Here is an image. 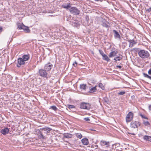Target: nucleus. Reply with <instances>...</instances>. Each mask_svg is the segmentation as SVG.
I'll return each mask as SVG.
<instances>
[{"mask_svg":"<svg viewBox=\"0 0 151 151\" xmlns=\"http://www.w3.org/2000/svg\"><path fill=\"white\" fill-rule=\"evenodd\" d=\"M132 50L138 52L139 56L142 59H145L148 58L150 56L149 52L145 50H141L139 48H134Z\"/></svg>","mask_w":151,"mask_h":151,"instance_id":"obj_1","label":"nucleus"},{"mask_svg":"<svg viewBox=\"0 0 151 151\" xmlns=\"http://www.w3.org/2000/svg\"><path fill=\"white\" fill-rule=\"evenodd\" d=\"M41 131H40V134L39 137L40 138L42 139H46L45 136L47 135L48 133H49L50 131L52 129L50 128L45 127L44 128L40 129Z\"/></svg>","mask_w":151,"mask_h":151,"instance_id":"obj_2","label":"nucleus"},{"mask_svg":"<svg viewBox=\"0 0 151 151\" xmlns=\"http://www.w3.org/2000/svg\"><path fill=\"white\" fill-rule=\"evenodd\" d=\"M70 13L73 15H78L80 13V11L77 8L71 7L69 9Z\"/></svg>","mask_w":151,"mask_h":151,"instance_id":"obj_3","label":"nucleus"},{"mask_svg":"<svg viewBox=\"0 0 151 151\" xmlns=\"http://www.w3.org/2000/svg\"><path fill=\"white\" fill-rule=\"evenodd\" d=\"M91 105L87 103L82 102L80 104V108L81 109L89 110L91 109Z\"/></svg>","mask_w":151,"mask_h":151,"instance_id":"obj_4","label":"nucleus"},{"mask_svg":"<svg viewBox=\"0 0 151 151\" xmlns=\"http://www.w3.org/2000/svg\"><path fill=\"white\" fill-rule=\"evenodd\" d=\"M47 71L45 69H40L38 71L39 74L40 76L47 79L48 73H47Z\"/></svg>","mask_w":151,"mask_h":151,"instance_id":"obj_5","label":"nucleus"},{"mask_svg":"<svg viewBox=\"0 0 151 151\" xmlns=\"http://www.w3.org/2000/svg\"><path fill=\"white\" fill-rule=\"evenodd\" d=\"M134 114L132 111H130L127 114L126 117V120L127 123L131 122L133 119Z\"/></svg>","mask_w":151,"mask_h":151,"instance_id":"obj_6","label":"nucleus"},{"mask_svg":"<svg viewBox=\"0 0 151 151\" xmlns=\"http://www.w3.org/2000/svg\"><path fill=\"white\" fill-rule=\"evenodd\" d=\"M141 123L138 121H132L130 123V127L133 128H138L140 125Z\"/></svg>","mask_w":151,"mask_h":151,"instance_id":"obj_7","label":"nucleus"},{"mask_svg":"<svg viewBox=\"0 0 151 151\" xmlns=\"http://www.w3.org/2000/svg\"><path fill=\"white\" fill-rule=\"evenodd\" d=\"M18 63L17 65V66L18 67H20L22 65H24L25 63V61L22 58H19L18 59Z\"/></svg>","mask_w":151,"mask_h":151,"instance_id":"obj_8","label":"nucleus"},{"mask_svg":"<svg viewBox=\"0 0 151 151\" xmlns=\"http://www.w3.org/2000/svg\"><path fill=\"white\" fill-rule=\"evenodd\" d=\"M127 39V41L129 42V47H132L134 45L137 43V41H135L134 40H129L128 38Z\"/></svg>","mask_w":151,"mask_h":151,"instance_id":"obj_9","label":"nucleus"},{"mask_svg":"<svg viewBox=\"0 0 151 151\" xmlns=\"http://www.w3.org/2000/svg\"><path fill=\"white\" fill-rule=\"evenodd\" d=\"M53 67L52 65L50 63L45 64L44 66V69L47 71H50Z\"/></svg>","mask_w":151,"mask_h":151,"instance_id":"obj_10","label":"nucleus"},{"mask_svg":"<svg viewBox=\"0 0 151 151\" xmlns=\"http://www.w3.org/2000/svg\"><path fill=\"white\" fill-rule=\"evenodd\" d=\"M114 33V38L115 39H118L119 40L121 39V36L119 32L116 30H113Z\"/></svg>","mask_w":151,"mask_h":151,"instance_id":"obj_11","label":"nucleus"},{"mask_svg":"<svg viewBox=\"0 0 151 151\" xmlns=\"http://www.w3.org/2000/svg\"><path fill=\"white\" fill-rule=\"evenodd\" d=\"M9 131V129L7 128H6L1 130V132L3 135L7 134Z\"/></svg>","mask_w":151,"mask_h":151,"instance_id":"obj_12","label":"nucleus"},{"mask_svg":"<svg viewBox=\"0 0 151 151\" xmlns=\"http://www.w3.org/2000/svg\"><path fill=\"white\" fill-rule=\"evenodd\" d=\"M30 58L29 55L28 54L27 55H24L22 56V58L23 59L25 62L27 60H29Z\"/></svg>","mask_w":151,"mask_h":151,"instance_id":"obj_13","label":"nucleus"},{"mask_svg":"<svg viewBox=\"0 0 151 151\" xmlns=\"http://www.w3.org/2000/svg\"><path fill=\"white\" fill-rule=\"evenodd\" d=\"M63 138H71L72 135L71 134L69 133H64L63 134Z\"/></svg>","mask_w":151,"mask_h":151,"instance_id":"obj_14","label":"nucleus"},{"mask_svg":"<svg viewBox=\"0 0 151 151\" xmlns=\"http://www.w3.org/2000/svg\"><path fill=\"white\" fill-rule=\"evenodd\" d=\"M82 142L84 145H87L89 143L88 139L86 138H84L81 140Z\"/></svg>","mask_w":151,"mask_h":151,"instance_id":"obj_15","label":"nucleus"},{"mask_svg":"<svg viewBox=\"0 0 151 151\" xmlns=\"http://www.w3.org/2000/svg\"><path fill=\"white\" fill-rule=\"evenodd\" d=\"M97 86H96L95 87H92L91 88H90L89 91H88V92L90 93H93L96 92L97 91Z\"/></svg>","mask_w":151,"mask_h":151,"instance_id":"obj_16","label":"nucleus"},{"mask_svg":"<svg viewBox=\"0 0 151 151\" xmlns=\"http://www.w3.org/2000/svg\"><path fill=\"white\" fill-rule=\"evenodd\" d=\"M87 86L86 84H81L80 85V88L81 90L86 91Z\"/></svg>","mask_w":151,"mask_h":151,"instance_id":"obj_17","label":"nucleus"},{"mask_svg":"<svg viewBox=\"0 0 151 151\" xmlns=\"http://www.w3.org/2000/svg\"><path fill=\"white\" fill-rule=\"evenodd\" d=\"M62 7L66 9H70V4L68 3H67V4H63L62 5Z\"/></svg>","mask_w":151,"mask_h":151,"instance_id":"obj_18","label":"nucleus"},{"mask_svg":"<svg viewBox=\"0 0 151 151\" xmlns=\"http://www.w3.org/2000/svg\"><path fill=\"white\" fill-rule=\"evenodd\" d=\"M144 140L151 142V136L147 135H145L143 137Z\"/></svg>","mask_w":151,"mask_h":151,"instance_id":"obj_19","label":"nucleus"},{"mask_svg":"<svg viewBox=\"0 0 151 151\" xmlns=\"http://www.w3.org/2000/svg\"><path fill=\"white\" fill-rule=\"evenodd\" d=\"M122 59V56L120 55L119 56L116 57L114 58V60L116 61H119Z\"/></svg>","mask_w":151,"mask_h":151,"instance_id":"obj_20","label":"nucleus"},{"mask_svg":"<svg viewBox=\"0 0 151 151\" xmlns=\"http://www.w3.org/2000/svg\"><path fill=\"white\" fill-rule=\"evenodd\" d=\"M103 59L104 60H106L107 62H109L110 60V59L109 58H108V56L106 55L105 54L103 56Z\"/></svg>","mask_w":151,"mask_h":151,"instance_id":"obj_21","label":"nucleus"},{"mask_svg":"<svg viewBox=\"0 0 151 151\" xmlns=\"http://www.w3.org/2000/svg\"><path fill=\"white\" fill-rule=\"evenodd\" d=\"M116 55V52L114 51H113L111 52L109 54V57L111 58L113 56H114Z\"/></svg>","mask_w":151,"mask_h":151,"instance_id":"obj_22","label":"nucleus"},{"mask_svg":"<svg viewBox=\"0 0 151 151\" xmlns=\"http://www.w3.org/2000/svg\"><path fill=\"white\" fill-rule=\"evenodd\" d=\"M26 26L23 24H19L18 26V27L19 29H23L24 28H25Z\"/></svg>","mask_w":151,"mask_h":151,"instance_id":"obj_23","label":"nucleus"},{"mask_svg":"<svg viewBox=\"0 0 151 151\" xmlns=\"http://www.w3.org/2000/svg\"><path fill=\"white\" fill-rule=\"evenodd\" d=\"M101 25L103 27L108 28L109 27V25L107 24L105 22V21H102L101 24Z\"/></svg>","mask_w":151,"mask_h":151,"instance_id":"obj_24","label":"nucleus"},{"mask_svg":"<svg viewBox=\"0 0 151 151\" xmlns=\"http://www.w3.org/2000/svg\"><path fill=\"white\" fill-rule=\"evenodd\" d=\"M23 30L26 33H28L30 32V30L28 27H26L25 28H24Z\"/></svg>","mask_w":151,"mask_h":151,"instance_id":"obj_25","label":"nucleus"},{"mask_svg":"<svg viewBox=\"0 0 151 151\" xmlns=\"http://www.w3.org/2000/svg\"><path fill=\"white\" fill-rule=\"evenodd\" d=\"M99 87L101 88L103 90H105V88L104 85L101 83H100L99 84Z\"/></svg>","mask_w":151,"mask_h":151,"instance_id":"obj_26","label":"nucleus"},{"mask_svg":"<svg viewBox=\"0 0 151 151\" xmlns=\"http://www.w3.org/2000/svg\"><path fill=\"white\" fill-rule=\"evenodd\" d=\"M50 109H51L55 111H56L58 110V108L55 106H50Z\"/></svg>","mask_w":151,"mask_h":151,"instance_id":"obj_27","label":"nucleus"},{"mask_svg":"<svg viewBox=\"0 0 151 151\" xmlns=\"http://www.w3.org/2000/svg\"><path fill=\"white\" fill-rule=\"evenodd\" d=\"M143 75L145 77L148 78L151 80V76H149L147 74L145 73H143Z\"/></svg>","mask_w":151,"mask_h":151,"instance_id":"obj_28","label":"nucleus"},{"mask_svg":"<svg viewBox=\"0 0 151 151\" xmlns=\"http://www.w3.org/2000/svg\"><path fill=\"white\" fill-rule=\"evenodd\" d=\"M108 142H107L105 141H101V145L104 146L108 145Z\"/></svg>","mask_w":151,"mask_h":151,"instance_id":"obj_29","label":"nucleus"},{"mask_svg":"<svg viewBox=\"0 0 151 151\" xmlns=\"http://www.w3.org/2000/svg\"><path fill=\"white\" fill-rule=\"evenodd\" d=\"M125 93V92L124 91H122L118 93V95H124Z\"/></svg>","mask_w":151,"mask_h":151,"instance_id":"obj_30","label":"nucleus"},{"mask_svg":"<svg viewBox=\"0 0 151 151\" xmlns=\"http://www.w3.org/2000/svg\"><path fill=\"white\" fill-rule=\"evenodd\" d=\"M104 101L107 104H108L109 102V100L107 97H104L103 98Z\"/></svg>","mask_w":151,"mask_h":151,"instance_id":"obj_31","label":"nucleus"},{"mask_svg":"<svg viewBox=\"0 0 151 151\" xmlns=\"http://www.w3.org/2000/svg\"><path fill=\"white\" fill-rule=\"evenodd\" d=\"M76 135L78 138L79 139H81L82 137V135L81 133H77L76 134Z\"/></svg>","mask_w":151,"mask_h":151,"instance_id":"obj_32","label":"nucleus"},{"mask_svg":"<svg viewBox=\"0 0 151 151\" xmlns=\"http://www.w3.org/2000/svg\"><path fill=\"white\" fill-rule=\"evenodd\" d=\"M68 108L69 109H73V108H75V106L74 105H68Z\"/></svg>","mask_w":151,"mask_h":151,"instance_id":"obj_33","label":"nucleus"},{"mask_svg":"<svg viewBox=\"0 0 151 151\" xmlns=\"http://www.w3.org/2000/svg\"><path fill=\"white\" fill-rule=\"evenodd\" d=\"M99 53L102 55V57L105 54L104 53L103 51L101 50H99Z\"/></svg>","mask_w":151,"mask_h":151,"instance_id":"obj_34","label":"nucleus"},{"mask_svg":"<svg viewBox=\"0 0 151 151\" xmlns=\"http://www.w3.org/2000/svg\"><path fill=\"white\" fill-rule=\"evenodd\" d=\"M144 124L146 126H147L150 125V123L148 121H144Z\"/></svg>","mask_w":151,"mask_h":151,"instance_id":"obj_35","label":"nucleus"},{"mask_svg":"<svg viewBox=\"0 0 151 151\" xmlns=\"http://www.w3.org/2000/svg\"><path fill=\"white\" fill-rule=\"evenodd\" d=\"M84 120H85L86 121H90V119L88 117H86L84 119Z\"/></svg>","mask_w":151,"mask_h":151,"instance_id":"obj_36","label":"nucleus"},{"mask_svg":"<svg viewBox=\"0 0 151 151\" xmlns=\"http://www.w3.org/2000/svg\"><path fill=\"white\" fill-rule=\"evenodd\" d=\"M148 73L149 75H151V68L149 70Z\"/></svg>","mask_w":151,"mask_h":151,"instance_id":"obj_37","label":"nucleus"},{"mask_svg":"<svg viewBox=\"0 0 151 151\" xmlns=\"http://www.w3.org/2000/svg\"><path fill=\"white\" fill-rule=\"evenodd\" d=\"M147 11L148 12H150L151 11V7H150L149 9H147Z\"/></svg>","mask_w":151,"mask_h":151,"instance_id":"obj_38","label":"nucleus"},{"mask_svg":"<svg viewBox=\"0 0 151 151\" xmlns=\"http://www.w3.org/2000/svg\"><path fill=\"white\" fill-rule=\"evenodd\" d=\"M3 30V28L1 27H0V33Z\"/></svg>","mask_w":151,"mask_h":151,"instance_id":"obj_39","label":"nucleus"},{"mask_svg":"<svg viewBox=\"0 0 151 151\" xmlns=\"http://www.w3.org/2000/svg\"><path fill=\"white\" fill-rule=\"evenodd\" d=\"M116 67L118 68L119 69H121L122 68V66L121 65H117Z\"/></svg>","mask_w":151,"mask_h":151,"instance_id":"obj_40","label":"nucleus"},{"mask_svg":"<svg viewBox=\"0 0 151 151\" xmlns=\"http://www.w3.org/2000/svg\"><path fill=\"white\" fill-rule=\"evenodd\" d=\"M149 110L151 111V105L149 106Z\"/></svg>","mask_w":151,"mask_h":151,"instance_id":"obj_41","label":"nucleus"},{"mask_svg":"<svg viewBox=\"0 0 151 151\" xmlns=\"http://www.w3.org/2000/svg\"><path fill=\"white\" fill-rule=\"evenodd\" d=\"M73 65L75 67L77 66V65H76L74 63H73Z\"/></svg>","mask_w":151,"mask_h":151,"instance_id":"obj_42","label":"nucleus"},{"mask_svg":"<svg viewBox=\"0 0 151 151\" xmlns=\"http://www.w3.org/2000/svg\"><path fill=\"white\" fill-rule=\"evenodd\" d=\"M73 63H74V64L76 65H77V63L76 61H75V62Z\"/></svg>","mask_w":151,"mask_h":151,"instance_id":"obj_43","label":"nucleus"},{"mask_svg":"<svg viewBox=\"0 0 151 151\" xmlns=\"http://www.w3.org/2000/svg\"><path fill=\"white\" fill-rule=\"evenodd\" d=\"M95 0V1H99V0Z\"/></svg>","mask_w":151,"mask_h":151,"instance_id":"obj_44","label":"nucleus"},{"mask_svg":"<svg viewBox=\"0 0 151 151\" xmlns=\"http://www.w3.org/2000/svg\"><path fill=\"white\" fill-rule=\"evenodd\" d=\"M144 118H145V119H147V117H144Z\"/></svg>","mask_w":151,"mask_h":151,"instance_id":"obj_45","label":"nucleus"},{"mask_svg":"<svg viewBox=\"0 0 151 151\" xmlns=\"http://www.w3.org/2000/svg\"><path fill=\"white\" fill-rule=\"evenodd\" d=\"M68 20H69V19H68V18H67V21H68Z\"/></svg>","mask_w":151,"mask_h":151,"instance_id":"obj_46","label":"nucleus"}]
</instances>
